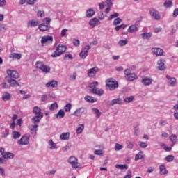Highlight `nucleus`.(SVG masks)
Here are the masks:
<instances>
[{
    "instance_id": "17",
    "label": "nucleus",
    "mask_w": 178,
    "mask_h": 178,
    "mask_svg": "<svg viewBox=\"0 0 178 178\" xmlns=\"http://www.w3.org/2000/svg\"><path fill=\"white\" fill-rule=\"evenodd\" d=\"M89 24L92 27H95L96 26L101 24V22L97 18H93L90 21Z\"/></svg>"
},
{
    "instance_id": "51",
    "label": "nucleus",
    "mask_w": 178,
    "mask_h": 178,
    "mask_svg": "<svg viewBox=\"0 0 178 178\" xmlns=\"http://www.w3.org/2000/svg\"><path fill=\"white\" fill-rule=\"evenodd\" d=\"M122 22V19L118 17L116 18L114 22H113V25L114 26H118V24H120V23Z\"/></svg>"
},
{
    "instance_id": "59",
    "label": "nucleus",
    "mask_w": 178,
    "mask_h": 178,
    "mask_svg": "<svg viewBox=\"0 0 178 178\" xmlns=\"http://www.w3.org/2000/svg\"><path fill=\"white\" fill-rule=\"evenodd\" d=\"M124 178H131V170H129Z\"/></svg>"
},
{
    "instance_id": "19",
    "label": "nucleus",
    "mask_w": 178,
    "mask_h": 178,
    "mask_svg": "<svg viewBox=\"0 0 178 178\" xmlns=\"http://www.w3.org/2000/svg\"><path fill=\"white\" fill-rule=\"evenodd\" d=\"M56 86H58V82L54 80L46 83V87H47L48 88H55Z\"/></svg>"
},
{
    "instance_id": "55",
    "label": "nucleus",
    "mask_w": 178,
    "mask_h": 178,
    "mask_svg": "<svg viewBox=\"0 0 178 178\" xmlns=\"http://www.w3.org/2000/svg\"><path fill=\"white\" fill-rule=\"evenodd\" d=\"M98 17L99 20H104V19H105V15H104V13L102 11L99 13Z\"/></svg>"
},
{
    "instance_id": "64",
    "label": "nucleus",
    "mask_w": 178,
    "mask_h": 178,
    "mask_svg": "<svg viewBox=\"0 0 178 178\" xmlns=\"http://www.w3.org/2000/svg\"><path fill=\"white\" fill-rule=\"evenodd\" d=\"M178 16V8H175L173 11V17H177Z\"/></svg>"
},
{
    "instance_id": "30",
    "label": "nucleus",
    "mask_w": 178,
    "mask_h": 178,
    "mask_svg": "<svg viewBox=\"0 0 178 178\" xmlns=\"http://www.w3.org/2000/svg\"><path fill=\"white\" fill-rule=\"evenodd\" d=\"M70 134L69 132L63 133L60 136V140H69Z\"/></svg>"
},
{
    "instance_id": "52",
    "label": "nucleus",
    "mask_w": 178,
    "mask_h": 178,
    "mask_svg": "<svg viewBox=\"0 0 178 178\" xmlns=\"http://www.w3.org/2000/svg\"><path fill=\"white\" fill-rule=\"evenodd\" d=\"M93 111L97 118H101V112H99V110L98 108H93Z\"/></svg>"
},
{
    "instance_id": "7",
    "label": "nucleus",
    "mask_w": 178,
    "mask_h": 178,
    "mask_svg": "<svg viewBox=\"0 0 178 178\" xmlns=\"http://www.w3.org/2000/svg\"><path fill=\"white\" fill-rule=\"evenodd\" d=\"M19 145H27L30 143V137L27 136H24L18 140Z\"/></svg>"
},
{
    "instance_id": "36",
    "label": "nucleus",
    "mask_w": 178,
    "mask_h": 178,
    "mask_svg": "<svg viewBox=\"0 0 178 178\" xmlns=\"http://www.w3.org/2000/svg\"><path fill=\"white\" fill-rule=\"evenodd\" d=\"M160 169V174L161 175H166L168 174V170H166V167L165 165H162L159 167Z\"/></svg>"
},
{
    "instance_id": "57",
    "label": "nucleus",
    "mask_w": 178,
    "mask_h": 178,
    "mask_svg": "<svg viewBox=\"0 0 178 178\" xmlns=\"http://www.w3.org/2000/svg\"><path fill=\"white\" fill-rule=\"evenodd\" d=\"M73 44L75 47H79L80 45V40L78 39H74L73 41Z\"/></svg>"
},
{
    "instance_id": "25",
    "label": "nucleus",
    "mask_w": 178,
    "mask_h": 178,
    "mask_svg": "<svg viewBox=\"0 0 178 178\" xmlns=\"http://www.w3.org/2000/svg\"><path fill=\"white\" fill-rule=\"evenodd\" d=\"M56 118H59L60 119H62L65 118V110L60 109L58 111L57 114H55Z\"/></svg>"
},
{
    "instance_id": "53",
    "label": "nucleus",
    "mask_w": 178,
    "mask_h": 178,
    "mask_svg": "<svg viewBox=\"0 0 178 178\" xmlns=\"http://www.w3.org/2000/svg\"><path fill=\"white\" fill-rule=\"evenodd\" d=\"M119 16V13H115L114 14L111 15L108 18V20H112V19H115V17H118Z\"/></svg>"
},
{
    "instance_id": "58",
    "label": "nucleus",
    "mask_w": 178,
    "mask_h": 178,
    "mask_svg": "<svg viewBox=\"0 0 178 178\" xmlns=\"http://www.w3.org/2000/svg\"><path fill=\"white\" fill-rule=\"evenodd\" d=\"M90 49H91V46L86 45L84 47V48L83 49L82 51H83L84 52H88V51H90Z\"/></svg>"
},
{
    "instance_id": "2",
    "label": "nucleus",
    "mask_w": 178,
    "mask_h": 178,
    "mask_svg": "<svg viewBox=\"0 0 178 178\" xmlns=\"http://www.w3.org/2000/svg\"><path fill=\"white\" fill-rule=\"evenodd\" d=\"M97 86H98V82L95 81L93 83H91L88 86V87L89 88H92V92L93 94H96V95H99V97H101V95H103L104 94V90L97 88Z\"/></svg>"
},
{
    "instance_id": "49",
    "label": "nucleus",
    "mask_w": 178,
    "mask_h": 178,
    "mask_svg": "<svg viewBox=\"0 0 178 178\" xmlns=\"http://www.w3.org/2000/svg\"><path fill=\"white\" fill-rule=\"evenodd\" d=\"M43 65L44 64L42 63V62L37 61L36 63H35V67L37 69H40L41 70V69H42Z\"/></svg>"
},
{
    "instance_id": "54",
    "label": "nucleus",
    "mask_w": 178,
    "mask_h": 178,
    "mask_svg": "<svg viewBox=\"0 0 178 178\" xmlns=\"http://www.w3.org/2000/svg\"><path fill=\"white\" fill-rule=\"evenodd\" d=\"M138 145H140L141 148H147V147H148V144L141 141L138 142Z\"/></svg>"
},
{
    "instance_id": "39",
    "label": "nucleus",
    "mask_w": 178,
    "mask_h": 178,
    "mask_svg": "<svg viewBox=\"0 0 178 178\" xmlns=\"http://www.w3.org/2000/svg\"><path fill=\"white\" fill-rule=\"evenodd\" d=\"M93 15H95V11L92 9H89L86 13L87 17H92Z\"/></svg>"
},
{
    "instance_id": "12",
    "label": "nucleus",
    "mask_w": 178,
    "mask_h": 178,
    "mask_svg": "<svg viewBox=\"0 0 178 178\" xmlns=\"http://www.w3.org/2000/svg\"><path fill=\"white\" fill-rule=\"evenodd\" d=\"M166 79L168 80V83H170V86H171V87H175V86H176V78L170 77V76L166 75Z\"/></svg>"
},
{
    "instance_id": "32",
    "label": "nucleus",
    "mask_w": 178,
    "mask_h": 178,
    "mask_svg": "<svg viewBox=\"0 0 178 178\" xmlns=\"http://www.w3.org/2000/svg\"><path fill=\"white\" fill-rule=\"evenodd\" d=\"M118 104V105H122V99L118 98V99H114L111 101V105L113 106V105Z\"/></svg>"
},
{
    "instance_id": "48",
    "label": "nucleus",
    "mask_w": 178,
    "mask_h": 178,
    "mask_svg": "<svg viewBox=\"0 0 178 178\" xmlns=\"http://www.w3.org/2000/svg\"><path fill=\"white\" fill-rule=\"evenodd\" d=\"M120 149H123V145L119 143H115V151H120Z\"/></svg>"
},
{
    "instance_id": "44",
    "label": "nucleus",
    "mask_w": 178,
    "mask_h": 178,
    "mask_svg": "<svg viewBox=\"0 0 178 178\" xmlns=\"http://www.w3.org/2000/svg\"><path fill=\"white\" fill-rule=\"evenodd\" d=\"M115 168H117V169H121V170H123V169H129V166L126 164L124 165L117 164L115 165Z\"/></svg>"
},
{
    "instance_id": "41",
    "label": "nucleus",
    "mask_w": 178,
    "mask_h": 178,
    "mask_svg": "<svg viewBox=\"0 0 178 178\" xmlns=\"http://www.w3.org/2000/svg\"><path fill=\"white\" fill-rule=\"evenodd\" d=\"M64 110H65V112H70V111H72V104L67 103L64 106Z\"/></svg>"
},
{
    "instance_id": "38",
    "label": "nucleus",
    "mask_w": 178,
    "mask_h": 178,
    "mask_svg": "<svg viewBox=\"0 0 178 178\" xmlns=\"http://www.w3.org/2000/svg\"><path fill=\"white\" fill-rule=\"evenodd\" d=\"M58 109V103L54 102L51 104L49 106V111H56Z\"/></svg>"
},
{
    "instance_id": "56",
    "label": "nucleus",
    "mask_w": 178,
    "mask_h": 178,
    "mask_svg": "<svg viewBox=\"0 0 178 178\" xmlns=\"http://www.w3.org/2000/svg\"><path fill=\"white\" fill-rule=\"evenodd\" d=\"M43 22L46 24V25L49 26V24H51V18L46 17L44 19Z\"/></svg>"
},
{
    "instance_id": "62",
    "label": "nucleus",
    "mask_w": 178,
    "mask_h": 178,
    "mask_svg": "<svg viewBox=\"0 0 178 178\" xmlns=\"http://www.w3.org/2000/svg\"><path fill=\"white\" fill-rule=\"evenodd\" d=\"M124 74L126 77H128L129 74H131V71L129 69H127L124 70Z\"/></svg>"
},
{
    "instance_id": "1",
    "label": "nucleus",
    "mask_w": 178,
    "mask_h": 178,
    "mask_svg": "<svg viewBox=\"0 0 178 178\" xmlns=\"http://www.w3.org/2000/svg\"><path fill=\"white\" fill-rule=\"evenodd\" d=\"M119 87V83L118 81L112 78H110L106 81V88L110 91H113Z\"/></svg>"
},
{
    "instance_id": "4",
    "label": "nucleus",
    "mask_w": 178,
    "mask_h": 178,
    "mask_svg": "<svg viewBox=\"0 0 178 178\" xmlns=\"http://www.w3.org/2000/svg\"><path fill=\"white\" fill-rule=\"evenodd\" d=\"M87 108L81 107L76 109L74 113V116H76L77 118H81V116H84V115H87Z\"/></svg>"
},
{
    "instance_id": "50",
    "label": "nucleus",
    "mask_w": 178,
    "mask_h": 178,
    "mask_svg": "<svg viewBox=\"0 0 178 178\" xmlns=\"http://www.w3.org/2000/svg\"><path fill=\"white\" fill-rule=\"evenodd\" d=\"M134 100V96H129L128 97H126L124 101L125 102H132V101Z\"/></svg>"
},
{
    "instance_id": "10",
    "label": "nucleus",
    "mask_w": 178,
    "mask_h": 178,
    "mask_svg": "<svg viewBox=\"0 0 178 178\" xmlns=\"http://www.w3.org/2000/svg\"><path fill=\"white\" fill-rule=\"evenodd\" d=\"M159 70H165L166 69V65H165V60L160 59L157 61Z\"/></svg>"
},
{
    "instance_id": "63",
    "label": "nucleus",
    "mask_w": 178,
    "mask_h": 178,
    "mask_svg": "<svg viewBox=\"0 0 178 178\" xmlns=\"http://www.w3.org/2000/svg\"><path fill=\"white\" fill-rule=\"evenodd\" d=\"M49 144L50 145V148H55L56 145H55V143H54V141H52V140H49Z\"/></svg>"
},
{
    "instance_id": "35",
    "label": "nucleus",
    "mask_w": 178,
    "mask_h": 178,
    "mask_svg": "<svg viewBox=\"0 0 178 178\" xmlns=\"http://www.w3.org/2000/svg\"><path fill=\"white\" fill-rule=\"evenodd\" d=\"M40 70H42V72H43L44 73H49V72H51V68L49 66L43 64Z\"/></svg>"
},
{
    "instance_id": "21",
    "label": "nucleus",
    "mask_w": 178,
    "mask_h": 178,
    "mask_svg": "<svg viewBox=\"0 0 178 178\" xmlns=\"http://www.w3.org/2000/svg\"><path fill=\"white\" fill-rule=\"evenodd\" d=\"M37 0H19L20 5H24L27 2L28 5H34Z\"/></svg>"
},
{
    "instance_id": "8",
    "label": "nucleus",
    "mask_w": 178,
    "mask_h": 178,
    "mask_svg": "<svg viewBox=\"0 0 178 178\" xmlns=\"http://www.w3.org/2000/svg\"><path fill=\"white\" fill-rule=\"evenodd\" d=\"M7 74L11 79H19V77H20L19 72H17V71H15V70H7Z\"/></svg>"
},
{
    "instance_id": "34",
    "label": "nucleus",
    "mask_w": 178,
    "mask_h": 178,
    "mask_svg": "<svg viewBox=\"0 0 178 178\" xmlns=\"http://www.w3.org/2000/svg\"><path fill=\"white\" fill-rule=\"evenodd\" d=\"M142 38H143V40H149V38H151L152 34L151 33H143L141 35Z\"/></svg>"
},
{
    "instance_id": "24",
    "label": "nucleus",
    "mask_w": 178,
    "mask_h": 178,
    "mask_svg": "<svg viewBox=\"0 0 178 178\" xmlns=\"http://www.w3.org/2000/svg\"><path fill=\"white\" fill-rule=\"evenodd\" d=\"M10 58H12L13 59H17V60H20V59H22V54L13 53L10 54Z\"/></svg>"
},
{
    "instance_id": "42",
    "label": "nucleus",
    "mask_w": 178,
    "mask_h": 178,
    "mask_svg": "<svg viewBox=\"0 0 178 178\" xmlns=\"http://www.w3.org/2000/svg\"><path fill=\"white\" fill-rule=\"evenodd\" d=\"M3 101H9L10 99V95L9 92H6L2 97Z\"/></svg>"
},
{
    "instance_id": "5",
    "label": "nucleus",
    "mask_w": 178,
    "mask_h": 178,
    "mask_svg": "<svg viewBox=\"0 0 178 178\" xmlns=\"http://www.w3.org/2000/svg\"><path fill=\"white\" fill-rule=\"evenodd\" d=\"M149 15L154 19L155 20H159L161 19V13L158 10H155L154 8H151L149 9Z\"/></svg>"
},
{
    "instance_id": "28",
    "label": "nucleus",
    "mask_w": 178,
    "mask_h": 178,
    "mask_svg": "<svg viewBox=\"0 0 178 178\" xmlns=\"http://www.w3.org/2000/svg\"><path fill=\"white\" fill-rule=\"evenodd\" d=\"M138 77L136 74H130L128 76H127V80H129V81H134V80H137Z\"/></svg>"
},
{
    "instance_id": "29",
    "label": "nucleus",
    "mask_w": 178,
    "mask_h": 178,
    "mask_svg": "<svg viewBox=\"0 0 178 178\" xmlns=\"http://www.w3.org/2000/svg\"><path fill=\"white\" fill-rule=\"evenodd\" d=\"M138 31V28L136 25H131L128 29V33H136Z\"/></svg>"
},
{
    "instance_id": "15",
    "label": "nucleus",
    "mask_w": 178,
    "mask_h": 178,
    "mask_svg": "<svg viewBox=\"0 0 178 178\" xmlns=\"http://www.w3.org/2000/svg\"><path fill=\"white\" fill-rule=\"evenodd\" d=\"M29 129L31 131V134H34L35 136L37 134V129H38V125L35 124H31L29 126Z\"/></svg>"
},
{
    "instance_id": "46",
    "label": "nucleus",
    "mask_w": 178,
    "mask_h": 178,
    "mask_svg": "<svg viewBox=\"0 0 178 178\" xmlns=\"http://www.w3.org/2000/svg\"><path fill=\"white\" fill-rule=\"evenodd\" d=\"M127 42H129L127 40H120L118 42V45H120V47H124V45H127Z\"/></svg>"
},
{
    "instance_id": "45",
    "label": "nucleus",
    "mask_w": 178,
    "mask_h": 178,
    "mask_svg": "<svg viewBox=\"0 0 178 178\" xmlns=\"http://www.w3.org/2000/svg\"><path fill=\"white\" fill-rule=\"evenodd\" d=\"M143 152H140L138 154L135 156V161H138L140 159H143L144 156H143Z\"/></svg>"
},
{
    "instance_id": "60",
    "label": "nucleus",
    "mask_w": 178,
    "mask_h": 178,
    "mask_svg": "<svg viewBox=\"0 0 178 178\" xmlns=\"http://www.w3.org/2000/svg\"><path fill=\"white\" fill-rule=\"evenodd\" d=\"M95 155H104L102 150H95L94 152Z\"/></svg>"
},
{
    "instance_id": "18",
    "label": "nucleus",
    "mask_w": 178,
    "mask_h": 178,
    "mask_svg": "<svg viewBox=\"0 0 178 178\" xmlns=\"http://www.w3.org/2000/svg\"><path fill=\"white\" fill-rule=\"evenodd\" d=\"M40 31H48L49 30V26L47 25L45 23L40 24L38 26Z\"/></svg>"
},
{
    "instance_id": "14",
    "label": "nucleus",
    "mask_w": 178,
    "mask_h": 178,
    "mask_svg": "<svg viewBox=\"0 0 178 178\" xmlns=\"http://www.w3.org/2000/svg\"><path fill=\"white\" fill-rule=\"evenodd\" d=\"M8 83H9L10 86H11V87H19V86H20L19 84V82H17V81L13 79H7Z\"/></svg>"
},
{
    "instance_id": "27",
    "label": "nucleus",
    "mask_w": 178,
    "mask_h": 178,
    "mask_svg": "<svg viewBox=\"0 0 178 178\" xmlns=\"http://www.w3.org/2000/svg\"><path fill=\"white\" fill-rule=\"evenodd\" d=\"M170 142L172 143L173 145H171V147H173L175 144L177 142V136L176 134H172L170 136Z\"/></svg>"
},
{
    "instance_id": "37",
    "label": "nucleus",
    "mask_w": 178,
    "mask_h": 178,
    "mask_svg": "<svg viewBox=\"0 0 178 178\" xmlns=\"http://www.w3.org/2000/svg\"><path fill=\"white\" fill-rule=\"evenodd\" d=\"M33 113L38 115H42V113H41V108H40L38 106H35L33 108Z\"/></svg>"
},
{
    "instance_id": "9",
    "label": "nucleus",
    "mask_w": 178,
    "mask_h": 178,
    "mask_svg": "<svg viewBox=\"0 0 178 178\" xmlns=\"http://www.w3.org/2000/svg\"><path fill=\"white\" fill-rule=\"evenodd\" d=\"M99 69L97 67H95L93 68L89 69L88 71V77H94L95 74L98 73Z\"/></svg>"
},
{
    "instance_id": "20",
    "label": "nucleus",
    "mask_w": 178,
    "mask_h": 178,
    "mask_svg": "<svg viewBox=\"0 0 178 178\" xmlns=\"http://www.w3.org/2000/svg\"><path fill=\"white\" fill-rule=\"evenodd\" d=\"M40 24V21L38 20H31L28 22L29 27H37Z\"/></svg>"
},
{
    "instance_id": "26",
    "label": "nucleus",
    "mask_w": 178,
    "mask_h": 178,
    "mask_svg": "<svg viewBox=\"0 0 178 178\" xmlns=\"http://www.w3.org/2000/svg\"><path fill=\"white\" fill-rule=\"evenodd\" d=\"M142 83L144 84V86H149L152 84V79L149 78H144L142 80Z\"/></svg>"
},
{
    "instance_id": "43",
    "label": "nucleus",
    "mask_w": 178,
    "mask_h": 178,
    "mask_svg": "<svg viewBox=\"0 0 178 178\" xmlns=\"http://www.w3.org/2000/svg\"><path fill=\"white\" fill-rule=\"evenodd\" d=\"M83 130H84V124H80L79 127L76 129V134H81V133H83Z\"/></svg>"
},
{
    "instance_id": "13",
    "label": "nucleus",
    "mask_w": 178,
    "mask_h": 178,
    "mask_svg": "<svg viewBox=\"0 0 178 178\" xmlns=\"http://www.w3.org/2000/svg\"><path fill=\"white\" fill-rule=\"evenodd\" d=\"M152 52L154 55H156V56H162V55H163V50L161 48H153Z\"/></svg>"
},
{
    "instance_id": "22",
    "label": "nucleus",
    "mask_w": 178,
    "mask_h": 178,
    "mask_svg": "<svg viewBox=\"0 0 178 178\" xmlns=\"http://www.w3.org/2000/svg\"><path fill=\"white\" fill-rule=\"evenodd\" d=\"M42 118H44L43 115L34 116L32 118L33 123H34L35 124L36 123H40V121L41 120V119H42Z\"/></svg>"
},
{
    "instance_id": "23",
    "label": "nucleus",
    "mask_w": 178,
    "mask_h": 178,
    "mask_svg": "<svg viewBox=\"0 0 178 178\" xmlns=\"http://www.w3.org/2000/svg\"><path fill=\"white\" fill-rule=\"evenodd\" d=\"M84 99L87 102H90V104H94V102H97V99L91 96H86Z\"/></svg>"
},
{
    "instance_id": "16",
    "label": "nucleus",
    "mask_w": 178,
    "mask_h": 178,
    "mask_svg": "<svg viewBox=\"0 0 178 178\" xmlns=\"http://www.w3.org/2000/svg\"><path fill=\"white\" fill-rule=\"evenodd\" d=\"M2 157L4 158V159H13L15 158V154H13V153L7 152L3 154Z\"/></svg>"
},
{
    "instance_id": "31",
    "label": "nucleus",
    "mask_w": 178,
    "mask_h": 178,
    "mask_svg": "<svg viewBox=\"0 0 178 178\" xmlns=\"http://www.w3.org/2000/svg\"><path fill=\"white\" fill-rule=\"evenodd\" d=\"M20 136H22V134H20V132L16 131L12 132V138L14 140H17V138H20Z\"/></svg>"
},
{
    "instance_id": "47",
    "label": "nucleus",
    "mask_w": 178,
    "mask_h": 178,
    "mask_svg": "<svg viewBox=\"0 0 178 178\" xmlns=\"http://www.w3.org/2000/svg\"><path fill=\"white\" fill-rule=\"evenodd\" d=\"M175 159V156L173 155H168L165 158V161L167 162H173Z\"/></svg>"
},
{
    "instance_id": "61",
    "label": "nucleus",
    "mask_w": 178,
    "mask_h": 178,
    "mask_svg": "<svg viewBox=\"0 0 178 178\" xmlns=\"http://www.w3.org/2000/svg\"><path fill=\"white\" fill-rule=\"evenodd\" d=\"M38 17H44V16H45V13H44V11H38Z\"/></svg>"
},
{
    "instance_id": "40",
    "label": "nucleus",
    "mask_w": 178,
    "mask_h": 178,
    "mask_svg": "<svg viewBox=\"0 0 178 178\" xmlns=\"http://www.w3.org/2000/svg\"><path fill=\"white\" fill-rule=\"evenodd\" d=\"M79 56L82 59H86V58H87V56H88V51H84L82 50L81 52L79 54Z\"/></svg>"
},
{
    "instance_id": "11",
    "label": "nucleus",
    "mask_w": 178,
    "mask_h": 178,
    "mask_svg": "<svg viewBox=\"0 0 178 178\" xmlns=\"http://www.w3.org/2000/svg\"><path fill=\"white\" fill-rule=\"evenodd\" d=\"M54 41V38L52 36H43L41 40L42 44H47V42H52Z\"/></svg>"
},
{
    "instance_id": "3",
    "label": "nucleus",
    "mask_w": 178,
    "mask_h": 178,
    "mask_svg": "<svg viewBox=\"0 0 178 178\" xmlns=\"http://www.w3.org/2000/svg\"><path fill=\"white\" fill-rule=\"evenodd\" d=\"M66 52V46L63 44H59L56 48V51L51 54L52 58H58V56H60L62 54Z\"/></svg>"
},
{
    "instance_id": "33",
    "label": "nucleus",
    "mask_w": 178,
    "mask_h": 178,
    "mask_svg": "<svg viewBox=\"0 0 178 178\" xmlns=\"http://www.w3.org/2000/svg\"><path fill=\"white\" fill-rule=\"evenodd\" d=\"M163 6L165 8H172L173 6V1L172 0H167L164 2Z\"/></svg>"
},
{
    "instance_id": "6",
    "label": "nucleus",
    "mask_w": 178,
    "mask_h": 178,
    "mask_svg": "<svg viewBox=\"0 0 178 178\" xmlns=\"http://www.w3.org/2000/svg\"><path fill=\"white\" fill-rule=\"evenodd\" d=\"M68 162L74 169H77L80 166L79 162H77V159L74 156L70 157L68 159Z\"/></svg>"
}]
</instances>
